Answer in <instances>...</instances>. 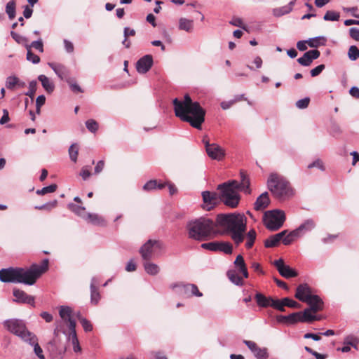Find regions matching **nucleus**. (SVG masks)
Returning <instances> with one entry per match:
<instances>
[{
    "label": "nucleus",
    "instance_id": "nucleus-1",
    "mask_svg": "<svg viewBox=\"0 0 359 359\" xmlns=\"http://www.w3.org/2000/svg\"><path fill=\"white\" fill-rule=\"evenodd\" d=\"M48 259H44L40 265L34 264L28 269L9 267L0 270V280L3 283H23L33 285L48 269Z\"/></svg>",
    "mask_w": 359,
    "mask_h": 359
},
{
    "label": "nucleus",
    "instance_id": "nucleus-2",
    "mask_svg": "<svg viewBox=\"0 0 359 359\" xmlns=\"http://www.w3.org/2000/svg\"><path fill=\"white\" fill-rule=\"evenodd\" d=\"M215 224L216 227L221 229L220 234H230L236 245L243 242L244 233L247 228V218L244 214L239 212L218 214Z\"/></svg>",
    "mask_w": 359,
    "mask_h": 359
},
{
    "label": "nucleus",
    "instance_id": "nucleus-3",
    "mask_svg": "<svg viewBox=\"0 0 359 359\" xmlns=\"http://www.w3.org/2000/svg\"><path fill=\"white\" fill-rule=\"evenodd\" d=\"M215 227V222L206 217L191 220L187 224L189 238L197 241H206Z\"/></svg>",
    "mask_w": 359,
    "mask_h": 359
},
{
    "label": "nucleus",
    "instance_id": "nucleus-4",
    "mask_svg": "<svg viewBox=\"0 0 359 359\" xmlns=\"http://www.w3.org/2000/svg\"><path fill=\"white\" fill-rule=\"evenodd\" d=\"M205 110L199 102H194L184 111L180 107L175 116L180 120L189 123L193 128L201 130L202 124L205 121Z\"/></svg>",
    "mask_w": 359,
    "mask_h": 359
},
{
    "label": "nucleus",
    "instance_id": "nucleus-5",
    "mask_svg": "<svg viewBox=\"0 0 359 359\" xmlns=\"http://www.w3.org/2000/svg\"><path fill=\"white\" fill-rule=\"evenodd\" d=\"M267 186L273 196L278 200H286L294 194L290 183L283 177L273 173L268 180Z\"/></svg>",
    "mask_w": 359,
    "mask_h": 359
},
{
    "label": "nucleus",
    "instance_id": "nucleus-6",
    "mask_svg": "<svg viewBox=\"0 0 359 359\" xmlns=\"http://www.w3.org/2000/svg\"><path fill=\"white\" fill-rule=\"evenodd\" d=\"M236 269H229L226 272V276L229 280L237 286H243L244 280L241 276L238 274L241 273L243 276L248 278L249 273L244 258L241 255H238L233 262Z\"/></svg>",
    "mask_w": 359,
    "mask_h": 359
},
{
    "label": "nucleus",
    "instance_id": "nucleus-7",
    "mask_svg": "<svg viewBox=\"0 0 359 359\" xmlns=\"http://www.w3.org/2000/svg\"><path fill=\"white\" fill-rule=\"evenodd\" d=\"M3 325L9 332L18 336L24 341L30 337L28 336L29 334H33V332L27 330L25 322L21 319L11 318L5 320L3 322Z\"/></svg>",
    "mask_w": 359,
    "mask_h": 359
},
{
    "label": "nucleus",
    "instance_id": "nucleus-8",
    "mask_svg": "<svg viewBox=\"0 0 359 359\" xmlns=\"http://www.w3.org/2000/svg\"><path fill=\"white\" fill-rule=\"evenodd\" d=\"M285 220V215L283 210L276 209L264 213V225L271 231L278 230L283 225Z\"/></svg>",
    "mask_w": 359,
    "mask_h": 359
},
{
    "label": "nucleus",
    "instance_id": "nucleus-9",
    "mask_svg": "<svg viewBox=\"0 0 359 359\" xmlns=\"http://www.w3.org/2000/svg\"><path fill=\"white\" fill-rule=\"evenodd\" d=\"M219 191V200L228 207L235 208L238 206L241 196L237 191L229 189H217Z\"/></svg>",
    "mask_w": 359,
    "mask_h": 359
},
{
    "label": "nucleus",
    "instance_id": "nucleus-10",
    "mask_svg": "<svg viewBox=\"0 0 359 359\" xmlns=\"http://www.w3.org/2000/svg\"><path fill=\"white\" fill-rule=\"evenodd\" d=\"M170 288L172 290L178 288V292L187 297L196 296L200 297L203 296V294L198 290L195 284L175 283L170 285Z\"/></svg>",
    "mask_w": 359,
    "mask_h": 359
},
{
    "label": "nucleus",
    "instance_id": "nucleus-11",
    "mask_svg": "<svg viewBox=\"0 0 359 359\" xmlns=\"http://www.w3.org/2000/svg\"><path fill=\"white\" fill-rule=\"evenodd\" d=\"M162 243L156 240H148L140 249V253L142 259L149 261L152 258L154 248L161 249Z\"/></svg>",
    "mask_w": 359,
    "mask_h": 359
},
{
    "label": "nucleus",
    "instance_id": "nucleus-12",
    "mask_svg": "<svg viewBox=\"0 0 359 359\" xmlns=\"http://www.w3.org/2000/svg\"><path fill=\"white\" fill-rule=\"evenodd\" d=\"M201 195L204 203L203 209L206 210L213 209L218 204L219 201H220L219 194H217L216 192L204 191L202 192Z\"/></svg>",
    "mask_w": 359,
    "mask_h": 359
},
{
    "label": "nucleus",
    "instance_id": "nucleus-13",
    "mask_svg": "<svg viewBox=\"0 0 359 359\" xmlns=\"http://www.w3.org/2000/svg\"><path fill=\"white\" fill-rule=\"evenodd\" d=\"M273 264L276 267L280 275L285 278H290L298 276L297 271L291 268L290 266L285 264L284 260L281 258L275 260Z\"/></svg>",
    "mask_w": 359,
    "mask_h": 359
},
{
    "label": "nucleus",
    "instance_id": "nucleus-14",
    "mask_svg": "<svg viewBox=\"0 0 359 359\" xmlns=\"http://www.w3.org/2000/svg\"><path fill=\"white\" fill-rule=\"evenodd\" d=\"M13 294L15 297L13 300L14 302L29 304L32 307L36 306L34 297L27 294L23 290L14 288L13 290Z\"/></svg>",
    "mask_w": 359,
    "mask_h": 359
},
{
    "label": "nucleus",
    "instance_id": "nucleus-15",
    "mask_svg": "<svg viewBox=\"0 0 359 359\" xmlns=\"http://www.w3.org/2000/svg\"><path fill=\"white\" fill-rule=\"evenodd\" d=\"M153 57L151 55H145L140 58L136 63V69L140 74H145L149 71L153 65Z\"/></svg>",
    "mask_w": 359,
    "mask_h": 359
},
{
    "label": "nucleus",
    "instance_id": "nucleus-16",
    "mask_svg": "<svg viewBox=\"0 0 359 359\" xmlns=\"http://www.w3.org/2000/svg\"><path fill=\"white\" fill-rule=\"evenodd\" d=\"M206 153L210 158L218 161H222L226 154L224 149L215 143H212V146L208 149Z\"/></svg>",
    "mask_w": 359,
    "mask_h": 359
},
{
    "label": "nucleus",
    "instance_id": "nucleus-17",
    "mask_svg": "<svg viewBox=\"0 0 359 359\" xmlns=\"http://www.w3.org/2000/svg\"><path fill=\"white\" fill-rule=\"evenodd\" d=\"M311 295H313L311 287L307 283H302L297 286L294 297L304 302Z\"/></svg>",
    "mask_w": 359,
    "mask_h": 359
},
{
    "label": "nucleus",
    "instance_id": "nucleus-18",
    "mask_svg": "<svg viewBox=\"0 0 359 359\" xmlns=\"http://www.w3.org/2000/svg\"><path fill=\"white\" fill-rule=\"evenodd\" d=\"M304 302L309 305V309L313 313L320 311L323 309L324 302L318 295H311Z\"/></svg>",
    "mask_w": 359,
    "mask_h": 359
},
{
    "label": "nucleus",
    "instance_id": "nucleus-19",
    "mask_svg": "<svg viewBox=\"0 0 359 359\" xmlns=\"http://www.w3.org/2000/svg\"><path fill=\"white\" fill-rule=\"evenodd\" d=\"M255 299L259 307L267 308L269 306H271L275 309L274 304L277 302V299H273L271 297H266L264 294L260 292H257L255 294Z\"/></svg>",
    "mask_w": 359,
    "mask_h": 359
},
{
    "label": "nucleus",
    "instance_id": "nucleus-20",
    "mask_svg": "<svg viewBox=\"0 0 359 359\" xmlns=\"http://www.w3.org/2000/svg\"><path fill=\"white\" fill-rule=\"evenodd\" d=\"M274 306L275 309L284 312L285 311V306L289 308H299L300 304L289 297H285L281 299H277V302L274 304Z\"/></svg>",
    "mask_w": 359,
    "mask_h": 359
},
{
    "label": "nucleus",
    "instance_id": "nucleus-21",
    "mask_svg": "<svg viewBox=\"0 0 359 359\" xmlns=\"http://www.w3.org/2000/svg\"><path fill=\"white\" fill-rule=\"evenodd\" d=\"M99 281L97 278L93 277L91 279L90 285V302L93 304L97 305L101 298L100 292L98 290L97 285Z\"/></svg>",
    "mask_w": 359,
    "mask_h": 359
},
{
    "label": "nucleus",
    "instance_id": "nucleus-22",
    "mask_svg": "<svg viewBox=\"0 0 359 359\" xmlns=\"http://www.w3.org/2000/svg\"><path fill=\"white\" fill-rule=\"evenodd\" d=\"M172 103H173V106H174L175 114L176 115L180 107H181L182 109V111H184L186 109V108L189 107L192 104H194V102L192 101L189 95L186 94L184 96L183 100H180L178 98H175L173 100Z\"/></svg>",
    "mask_w": 359,
    "mask_h": 359
},
{
    "label": "nucleus",
    "instance_id": "nucleus-23",
    "mask_svg": "<svg viewBox=\"0 0 359 359\" xmlns=\"http://www.w3.org/2000/svg\"><path fill=\"white\" fill-rule=\"evenodd\" d=\"M48 66L54 71L60 79H65L67 81V79L69 78V71L63 65L49 62Z\"/></svg>",
    "mask_w": 359,
    "mask_h": 359
},
{
    "label": "nucleus",
    "instance_id": "nucleus-24",
    "mask_svg": "<svg viewBox=\"0 0 359 359\" xmlns=\"http://www.w3.org/2000/svg\"><path fill=\"white\" fill-rule=\"evenodd\" d=\"M30 336L25 342L28 343L29 345L34 347V353L37 355L39 359H44V355L43 354V350L38 343V338L35 334H29Z\"/></svg>",
    "mask_w": 359,
    "mask_h": 359
},
{
    "label": "nucleus",
    "instance_id": "nucleus-25",
    "mask_svg": "<svg viewBox=\"0 0 359 359\" xmlns=\"http://www.w3.org/2000/svg\"><path fill=\"white\" fill-rule=\"evenodd\" d=\"M270 203L269 194L266 191L257 197L254 203V209L257 211L262 210L266 208Z\"/></svg>",
    "mask_w": 359,
    "mask_h": 359
},
{
    "label": "nucleus",
    "instance_id": "nucleus-26",
    "mask_svg": "<svg viewBox=\"0 0 359 359\" xmlns=\"http://www.w3.org/2000/svg\"><path fill=\"white\" fill-rule=\"evenodd\" d=\"M316 226L314 221L312 219L305 220L298 228L294 230V233H297L299 236L305 233L306 232L311 231Z\"/></svg>",
    "mask_w": 359,
    "mask_h": 359
},
{
    "label": "nucleus",
    "instance_id": "nucleus-27",
    "mask_svg": "<svg viewBox=\"0 0 359 359\" xmlns=\"http://www.w3.org/2000/svg\"><path fill=\"white\" fill-rule=\"evenodd\" d=\"M240 178H241V182H239V183L241 184V187L243 188V191L245 194H250L252 192V191L250 188V180L248 175L245 172V171H244L243 170H241L240 171Z\"/></svg>",
    "mask_w": 359,
    "mask_h": 359
},
{
    "label": "nucleus",
    "instance_id": "nucleus-28",
    "mask_svg": "<svg viewBox=\"0 0 359 359\" xmlns=\"http://www.w3.org/2000/svg\"><path fill=\"white\" fill-rule=\"evenodd\" d=\"M38 80L41 83L43 88L48 93H51L54 91L55 85L48 77L41 74L38 76Z\"/></svg>",
    "mask_w": 359,
    "mask_h": 359
},
{
    "label": "nucleus",
    "instance_id": "nucleus-29",
    "mask_svg": "<svg viewBox=\"0 0 359 359\" xmlns=\"http://www.w3.org/2000/svg\"><path fill=\"white\" fill-rule=\"evenodd\" d=\"M217 189H229L231 190H234L236 191V190H240L243 191V188L241 187V184L238 182L237 180H229L228 182H224L222 184H220L217 186Z\"/></svg>",
    "mask_w": 359,
    "mask_h": 359
},
{
    "label": "nucleus",
    "instance_id": "nucleus-30",
    "mask_svg": "<svg viewBox=\"0 0 359 359\" xmlns=\"http://www.w3.org/2000/svg\"><path fill=\"white\" fill-rule=\"evenodd\" d=\"M294 4V0L290 1L288 5L275 8L273 11V15L276 17H280L283 15L287 14L292 10V6Z\"/></svg>",
    "mask_w": 359,
    "mask_h": 359
},
{
    "label": "nucleus",
    "instance_id": "nucleus-31",
    "mask_svg": "<svg viewBox=\"0 0 359 359\" xmlns=\"http://www.w3.org/2000/svg\"><path fill=\"white\" fill-rule=\"evenodd\" d=\"M217 251L222 252L226 255H231L233 252V245L228 241H217Z\"/></svg>",
    "mask_w": 359,
    "mask_h": 359
},
{
    "label": "nucleus",
    "instance_id": "nucleus-32",
    "mask_svg": "<svg viewBox=\"0 0 359 359\" xmlns=\"http://www.w3.org/2000/svg\"><path fill=\"white\" fill-rule=\"evenodd\" d=\"M5 11L8 16L10 20H13L15 18L16 15V2L15 0L9 1L5 8Z\"/></svg>",
    "mask_w": 359,
    "mask_h": 359
},
{
    "label": "nucleus",
    "instance_id": "nucleus-33",
    "mask_svg": "<svg viewBox=\"0 0 359 359\" xmlns=\"http://www.w3.org/2000/svg\"><path fill=\"white\" fill-rule=\"evenodd\" d=\"M312 311L309 309H305L303 312H300V318L302 323H311L315 321L316 318V315H313L311 313Z\"/></svg>",
    "mask_w": 359,
    "mask_h": 359
},
{
    "label": "nucleus",
    "instance_id": "nucleus-34",
    "mask_svg": "<svg viewBox=\"0 0 359 359\" xmlns=\"http://www.w3.org/2000/svg\"><path fill=\"white\" fill-rule=\"evenodd\" d=\"M326 41L324 36H316L309 39L307 40V44L311 48H318L320 46L325 45Z\"/></svg>",
    "mask_w": 359,
    "mask_h": 359
},
{
    "label": "nucleus",
    "instance_id": "nucleus-35",
    "mask_svg": "<svg viewBox=\"0 0 359 359\" xmlns=\"http://www.w3.org/2000/svg\"><path fill=\"white\" fill-rule=\"evenodd\" d=\"M194 27L193 20H188L186 18H180L179 20V29L184 30L187 32L192 31Z\"/></svg>",
    "mask_w": 359,
    "mask_h": 359
},
{
    "label": "nucleus",
    "instance_id": "nucleus-36",
    "mask_svg": "<svg viewBox=\"0 0 359 359\" xmlns=\"http://www.w3.org/2000/svg\"><path fill=\"white\" fill-rule=\"evenodd\" d=\"M257 237V233L256 231L254 229H250L246 234L245 238H246V243H245V248L247 249H250L252 248L255 241L256 240Z\"/></svg>",
    "mask_w": 359,
    "mask_h": 359
},
{
    "label": "nucleus",
    "instance_id": "nucleus-37",
    "mask_svg": "<svg viewBox=\"0 0 359 359\" xmlns=\"http://www.w3.org/2000/svg\"><path fill=\"white\" fill-rule=\"evenodd\" d=\"M68 208L78 216L86 218V213L85 207L69 203L68 204Z\"/></svg>",
    "mask_w": 359,
    "mask_h": 359
},
{
    "label": "nucleus",
    "instance_id": "nucleus-38",
    "mask_svg": "<svg viewBox=\"0 0 359 359\" xmlns=\"http://www.w3.org/2000/svg\"><path fill=\"white\" fill-rule=\"evenodd\" d=\"M144 268L145 271L151 276H155L159 272V267L157 264L146 262L144 264Z\"/></svg>",
    "mask_w": 359,
    "mask_h": 359
},
{
    "label": "nucleus",
    "instance_id": "nucleus-39",
    "mask_svg": "<svg viewBox=\"0 0 359 359\" xmlns=\"http://www.w3.org/2000/svg\"><path fill=\"white\" fill-rule=\"evenodd\" d=\"M72 309L67 306H61L59 311V315L62 319L66 320L72 318Z\"/></svg>",
    "mask_w": 359,
    "mask_h": 359
},
{
    "label": "nucleus",
    "instance_id": "nucleus-40",
    "mask_svg": "<svg viewBox=\"0 0 359 359\" xmlns=\"http://www.w3.org/2000/svg\"><path fill=\"white\" fill-rule=\"evenodd\" d=\"M69 155L72 161L76 163L77 161L79 154V146L76 143H73L69 148Z\"/></svg>",
    "mask_w": 359,
    "mask_h": 359
},
{
    "label": "nucleus",
    "instance_id": "nucleus-41",
    "mask_svg": "<svg viewBox=\"0 0 359 359\" xmlns=\"http://www.w3.org/2000/svg\"><path fill=\"white\" fill-rule=\"evenodd\" d=\"M26 49L31 50L32 48H35L36 50H39L40 53L43 52V41L41 38H39L36 41H34L31 43V44H25Z\"/></svg>",
    "mask_w": 359,
    "mask_h": 359
},
{
    "label": "nucleus",
    "instance_id": "nucleus-42",
    "mask_svg": "<svg viewBox=\"0 0 359 359\" xmlns=\"http://www.w3.org/2000/svg\"><path fill=\"white\" fill-rule=\"evenodd\" d=\"M340 18L339 12L334 11H327L323 16L325 21H338Z\"/></svg>",
    "mask_w": 359,
    "mask_h": 359
},
{
    "label": "nucleus",
    "instance_id": "nucleus-43",
    "mask_svg": "<svg viewBox=\"0 0 359 359\" xmlns=\"http://www.w3.org/2000/svg\"><path fill=\"white\" fill-rule=\"evenodd\" d=\"M19 83V79L15 76H10L6 78V87L9 90H13Z\"/></svg>",
    "mask_w": 359,
    "mask_h": 359
},
{
    "label": "nucleus",
    "instance_id": "nucleus-44",
    "mask_svg": "<svg viewBox=\"0 0 359 359\" xmlns=\"http://www.w3.org/2000/svg\"><path fill=\"white\" fill-rule=\"evenodd\" d=\"M11 36L13 39L19 44H27L28 39L27 37L23 36L14 31L11 32Z\"/></svg>",
    "mask_w": 359,
    "mask_h": 359
},
{
    "label": "nucleus",
    "instance_id": "nucleus-45",
    "mask_svg": "<svg viewBox=\"0 0 359 359\" xmlns=\"http://www.w3.org/2000/svg\"><path fill=\"white\" fill-rule=\"evenodd\" d=\"M348 57L352 60L355 61L359 57V49L355 46H351L348 51Z\"/></svg>",
    "mask_w": 359,
    "mask_h": 359
},
{
    "label": "nucleus",
    "instance_id": "nucleus-46",
    "mask_svg": "<svg viewBox=\"0 0 359 359\" xmlns=\"http://www.w3.org/2000/svg\"><path fill=\"white\" fill-rule=\"evenodd\" d=\"M87 129L91 133H96L99 128V125L94 119H88L86 121Z\"/></svg>",
    "mask_w": 359,
    "mask_h": 359
},
{
    "label": "nucleus",
    "instance_id": "nucleus-47",
    "mask_svg": "<svg viewBox=\"0 0 359 359\" xmlns=\"http://www.w3.org/2000/svg\"><path fill=\"white\" fill-rule=\"evenodd\" d=\"M36 88H37L36 81L34 80L30 81L29 83V90L27 92H26L25 94L27 96H29L32 99V101L33 100L34 96L36 91Z\"/></svg>",
    "mask_w": 359,
    "mask_h": 359
},
{
    "label": "nucleus",
    "instance_id": "nucleus-48",
    "mask_svg": "<svg viewBox=\"0 0 359 359\" xmlns=\"http://www.w3.org/2000/svg\"><path fill=\"white\" fill-rule=\"evenodd\" d=\"M57 189V185L55 184H50L49 186L43 187L41 189H38L36 193L38 195H45L48 193H53Z\"/></svg>",
    "mask_w": 359,
    "mask_h": 359
},
{
    "label": "nucleus",
    "instance_id": "nucleus-49",
    "mask_svg": "<svg viewBox=\"0 0 359 359\" xmlns=\"http://www.w3.org/2000/svg\"><path fill=\"white\" fill-rule=\"evenodd\" d=\"M255 356L258 359H266L269 357L267 349L266 348H258L253 352Z\"/></svg>",
    "mask_w": 359,
    "mask_h": 359
},
{
    "label": "nucleus",
    "instance_id": "nucleus-50",
    "mask_svg": "<svg viewBox=\"0 0 359 359\" xmlns=\"http://www.w3.org/2000/svg\"><path fill=\"white\" fill-rule=\"evenodd\" d=\"M86 219H88L93 224H100L103 222L101 217L94 213H87Z\"/></svg>",
    "mask_w": 359,
    "mask_h": 359
},
{
    "label": "nucleus",
    "instance_id": "nucleus-51",
    "mask_svg": "<svg viewBox=\"0 0 359 359\" xmlns=\"http://www.w3.org/2000/svg\"><path fill=\"white\" fill-rule=\"evenodd\" d=\"M26 58L28 61L35 65L40 62V57L37 55L32 53V51L29 48L27 49Z\"/></svg>",
    "mask_w": 359,
    "mask_h": 359
},
{
    "label": "nucleus",
    "instance_id": "nucleus-52",
    "mask_svg": "<svg viewBox=\"0 0 359 359\" xmlns=\"http://www.w3.org/2000/svg\"><path fill=\"white\" fill-rule=\"evenodd\" d=\"M67 83L69 84V88L74 93H82L81 88L74 81L73 79H67Z\"/></svg>",
    "mask_w": 359,
    "mask_h": 359
},
{
    "label": "nucleus",
    "instance_id": "nucleus-53",
    "mask_svg": "<svg viewBox=\"0 0 359 359\" xmlns=\"http://www.w3.org/2000/svg\"><path fill=\"white\" fill-rule=\"evenodd\" d=\"M301 322L300 312H294L288 315V325H294Z\"/></svg>",
    "mask_w": 359,
    "mask_h": 359
},
{
    "label": "nucleus",
    "instance_id": "nucleus-54",
    "mask_svg": "<svg viewBox=\"0 0 359 359\" xmlns=\"http://www.w3.org/2000/svg\"><path fill=\"white\" fill-rule=\"evenodd\" d=\"M280 242L278 240H277L274 236H269L266 240L264 241V246L266 248H273L278 245V244Z\"/></svg>",
    "mask_w": 359,
    "mask_h": 359
},
{
    "label": "nucleus",
    "instance_id": "nucleus-55",
    "mask_svg": "<svg viewBox=\"0 0 359 359\" xmlns=\"http://www.w3.org/2000/svg\"><path fill=\"white\" fill-rule=\"evenodd\" d=\"M201 247L205 250H208L212 252H217V241L204 243L201 244Z\"/></svg>",
    "mask_w": 359,
    "mask_h": 359
},
{
    "label": "nucleus",
    "instance_id": "nucleus-56",
    "mask_svg": "<svg viewBox=\"0 0 359 359\" xmlns=\"http://www.w3.org/2000/svg\"><path fill=\"white\" fill-rule=\"evenodd\" d=\"M57 200H54L53 201L48 202L41 205L36 206L35 209L50 210L52 208H55L57 205Z\"/></svg>",
    "mask_w": 359,
    "mask_h": 359
},
{
    "label": "nucleus",
    "instance_id": "nucleus-57",
    "mask_svg": "<svg viewBox=\"0 0 359 359\" xmlns=\"http://www.w3.org/2000/svg\"><path fill=\"white\" fill-rule=\"evenodd\" d=\"M46 102V97L43 95H39L36 100V112L39 114L41 112V107Z\"/></svg>",
    "mask_w": 359,
    "mask_h": 359
},
{
    "label": "nucleus",
    "instance_id": "nucleus-58",
    "mask_svg": "<svg viewBox=\"0 0 359 359\" xmlns=\"http://www.w3.org/2000/svg\"><path fill=\"white\" fill-rule=\"evenodd\" d=\"M297 62L304 67H308L312 63L306 52L304 53L302 57L297 59Z\"/></svg>",
    "mask_w": 359,
    "mask_h": 359
},
{
    "label": "nucleus",
    "instance_id": "nucleus-59",
    "mask_svg": "<svg viewBox=\"0 0 359 359\" xmlns=\"http://www.w3.org/2000/svg\"><path fill=\"white\" fill-rule=\"evenodd\" d=\"M298 236L299 235L297 233H294V231H292L289 234L285 235L282 242L284 245H288L293 241L294 237Z\"/></svg>",
    "mask_w": 359,
    "mask_h": 359
},
{
    "label": "nucleus",
    "instance_id": "nucleus-60",
    "mask_svg": "<svg viewBox=\"0 0 359 359\" xmlns=\"http://www.w3.org/2000/svg\"><path fill=\"white\" fill-rule=\"evenodd\" d=\"M68 322V327L69 330V336H76V321L72 318L66 320Z\"/></svg>",
    "mask_w": 359,
    "mask_h": 359
},
{
    "label": "nucleus",
    "instance_id": "nucleus-61",
    "mask_svg": "<svg viewBox=\"0 0 359 359\" xmlns=\"http://www.w3.org/2000/svg\"><path fill=\"white\" fill-rule=\"evenodd\" d=\"M80 323L86 332H90L93 330V325L91 323L84 318H79Z\"/></svg>",
    "mask_w": 359,
    "mask_h": 359
},
{
    "label": "nucleus",
    "instance_id": "nucleus-62",
    "mask_svg": "<svg viewBox=\"0 0 359 359\" xmlns=\"http://www.w3.org/2000/svg\"><path fill=\"white\" fill-rule=\"evenodd\" d=\"M310 102V98L306 97L303 99L299 100L296 102V107L299 109H306L308 107Z\"/></svg>",
    "mask_w": 359,
    "mask_h": 359
},
{
    "label": "nucleus",
    "instance_id": "nucleus-63",
    "mask_svg": "<svg viewBox=\"0 0 359 359\" xmlns=\"http://www.w3.org/2000/svg\"><path fill=\"white\" fill-rule=\"evenodd\" d=\"M90 168L89 166H84L81 170L79 175H80V176H81L82 179L85 181L87 180L91 175Z\"/></svg>",
    "mask_w": 359,
    "mask_h": 359
},
{
    "label": "nucleus",
    "instance_id": "nucleus-64",
    "mask_svg": "<svg viewBox=\"0 0 359 359\" xmlns=\"http://www.w3.org/2000/svg\"><path fill=\"white\" fill-rule=\"evenodd\" d=\"M157 186V180H151L148 181L144 186L143 189L145 191H151L153 189H156Z\"/></svg>",
    "mask_w": 359,
    "mask_h": 359
}]
</instances>
